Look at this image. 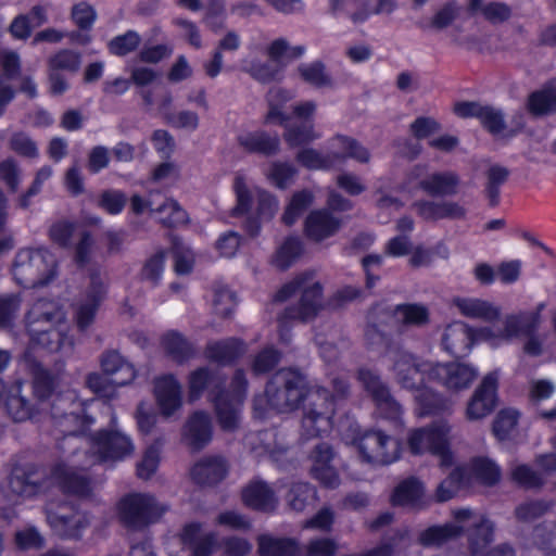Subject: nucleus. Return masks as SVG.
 <instances>
[{
	"label": "nucleus",
	"mask_w": 556,
	"mask_h": 556,
	"mask_svg": "<svg viewBox=\"0 0 556 556\" xmlns=\"http://www.w3.org/2000/svg\"><path fill=\"white\" fill-rule=\"evenodd\" d=\"M90 446V455H85L87 462L80 465L77 453L66 460L58 463L51 470V476L42 480L43 475L38 469L16 470L9 480L13 495L31 497L46 492L55 484L63 493L87 496L91 492V482L78 469L86 468L98 462L115 463L130 457L135 444L130 435L117 427L116 417L112 415L109 429L84 439Z\"/></svg>",
	"instance_id": "f257e3e1"
},
{
	"label": "nucleus",
	"mask_w": 556,
	"mask_h": 556,
	"mask_svg": "<svg viewBox=\"0 0 556 556\" xmlns=\"http://www.w3.org/2000/svg\"><path fill=\"white\" fill-rule=\"evenodd\" d=\"M330 381L334 392L331 400L326 389L308 387L300 371L281 369L267 383L265 393L254 397V415L264 418L269 410L286 413L303 403V434L313 438L327 433L333 426L337 402L349 392V383L343 375L338 374Z\"/></svg>",
	"instance_id": "f03ea898"
},
{
	"label": "nucleus",
	"mask_w": 556,
	"mask_h": 556,
	"mask_svg": "<svg viewBox=\"0 0 556 556\" xmlns=\"http://www.w3.org/2000/svg\"><path fill=\"white\" fill-rule=\"evenodd\" d=\"M31 372L34 378V395L37 399L38 407H34L22 396L21 381H17L5 393L2 405H4L5 410L14 421H25L34 418L38 412H45L51 407V416L55 420V426L59 428L60 433L64 434L61 448L64 451L77 448L83 440L78 434H84L93 424V419L79 415L85 409L80 402L74 401V392H70L65 396H56L52 405H50L47 401L52 396L60 377L52 376L39 364L31 366Z\"/></svg>",
	"instance_id": "7ed1b4c3"
},
{
	"label": "nucleus",
	"mask_w": 556,
	"mask_h": 556,
	"mask_svg": "<svg viewBox=\"0 0 556 556\" xmlns=\"http://www.w3.org/2000/svg\"><path fill=\"white\" fill-rule=\"evenodd\" d=\"M536 312H517L507 314L500 323L480 328H471L463 321L448 324L442 333V349L456 357L467 355L475 343L484 342L492 348H498L521 333L533 329L539 323Z\"/></svg>",
	"instance_id": "20e7f679"
},
{
	"label": "nucleus",
	"mask_w": 556,
	"mask_h": 556,
	"mask_svg": "<svg viewBox=\"0 0 556 556\" xmlns=\"http://www.w3.org/2000/svg\"><path fill=\"white\" fill-rule=\"evenodd\" d=\"M31 348L70 355L74 340L67 334L68 323L63 306L55 301L39 300L33 304L25 318Z\"/></svg>",
	"instance_id": "39448f33"
},
{
	"label": "nucleus",
	"mask_w": 556,
	"mask_h": 556,
	"mask_svg": "<svg viewBox=\"0 0 556 556\" xmlns=\"http://www.w3.org/2000/svg\"><path fill=\"white\" fill-rule=\"evenodd\" d=\"M390 359L396 382L403 389L415 393L419 416L430 415L443 408V396L425 386L426 377L432 380L434 364L420 361L403 350L391 352Z\"/></svg>",
	"instance_id": "423d86ee"
},
{
	"label": "nucleus",
	"mask_w": 556,
	"mask_h": 556,
	"mask_svg": "<svg viewBox=\"0 0 556 556\" xmlns=\"http://www.w3.org/2000/svg\"><path fill=\"white\" fill-rule=\"evenodd\" d=\"M453 521L442 526H432L421 531L418 541L424 546H440L453 539L460 536L465 531H469V548L473 554L479 553V543L477 535L484 533L483 545L490 540L489 534L492 531V521L483 514L470 508H459L452 511Z\"/></svg>",
	"instance_id": "0eeeda50"
},
{
	"label": "nucleus",
	"mask_w": 556,
	"mask_h": 556,
	"mask_svg": "<svg viewBox=\"0 0 556 556\" xmlns=\"http://www.w3.org/2000/svg\"><path fill=\"white\" fill-rule=\"evenodd\" d=\"M11 274L14 282L23 288L47 287L58 277V261L46 248L21 249L15 254Z\"/></svg>",
	"instance_id": "6e6552de"
},
{
	"label": "nucleus",
	"mask_w": 556,
	"mask_h": 556,
	"mask_svg": "<svg viewBox=\"0 0 556 556\" xmlns=\"http://www.w3.org/2000/svg\"><path fill=\"white\" fill-rule=\"evenodd\" d=\"M348 159L368 163L370 153L355 139L338 135L329 140L327 154L312 148L303 149L296 154V161L308 169H329L342 165Z\"/></svg>",
	"instance_id": "1a4fd4ad"
},
{
	"label": "nucleus",
	"mask_w": 556,
	"mask_h": 556,
	"mask_svg": "<svg viewBox=\"0 0 556 556\" xmlns=\"http://www.w3.org/2000/svg\"><path fill=\"white\" fill-rule=\"evenodd\" d=\"M452 440L451 424L440 419L412 429L407 434V446L415 455L431 454L439 459L441 467H450L454 464Z\"/></svg>",
	"instance_id": "9d476101"
},
{
	"label": "nucleus",
	"mask_w": 556,
	"mask_h": 556,
	"mask_svg": "<svg viewBox=\"0 0 556 556\" xmlns=\"http://www.w3.org/2000/svg\"><path fill=\"white\" fill-rule=\"evenodd\" d=\"M300 296L296 306L286 309L280 323L285 319H299L306 321L315 317L321 308V286L311 273L296 276L285 285L277 293V301H285L291 296Z\"/></svg>",
	"instance_id": "9b49d317"
},
{
	"label": "nucleus",
	"mask_w": 556,
	"mask_h": 556,
	"mask_svg": "<svg viewBox=\"0 0 556 556\" xmlns=\"http://www.w3.org/2000/svg\"><path fill=\"white\" fill-rule=\"evenodd\" d=\"M358 457L371 466H387L400 459L401 442L381 430H368L353 441Z\"/></svg>",
	"instance_id": "f8f14e48"
},
{
	"label": "nucleus",
	"mask_w": 556,
	"mask_h": 556,
	"mask_svg": "<svg viewBox=\"0 0 556 556\" xmlns=\"http://www.w3.org/2000/svg\"><path fill=\"white\" fill-rule=\"evenodd\" d=\"M426 170V166H414L401 185L400 192L407 195V199L412 198L415 191L419 189L431 195H452L456 193L459 182L456 174L440 172L427 175Z\"/></svg>",
	"instance_id": "ddd939ff"
},
{
	"label": "nucleus",
	"mask_w": 556,
	"mask_h": 556,
	"mask_svg": "<svg viewBox=\"0 0 556 556\" xmlns=\"http://www.w3.org/2000/svg\"><path fill=\"white\" fill-rule=\"evenodd\" d=\"M232 188L236 194L233 215L249 213L255 198L257 200L256 214L260 220H270L276 215L279 207L278 199L263 188L250 185L244 175H236Z\"/></svg>",
	"instance_id": "4468645a"
},
{
	"label": "nucleus",
	"mask_w": 556,
	"mask_h": 556,
	"mask_svg": "<svg viewBox=\"0 0 556 556\" xmlns=\"http://www.w3.org/2000/svg\"><path fill=\"white\" fill-rule=\"evenodd\" d=\"M165 508L150 494L132 493L117 504L121 521L128 528L139 529L156 520Z\"/></svg>",
	"instance_id": "2eb2a0df"
},
{
	"label": "nucleus",
	"mask_w": 556,
	"mask_h": 556,
	"mask_svg": "<svg viewBox=\"0 0 556 556\" xmlns=\"http://www.w3.org/2000/svg\"><path fill=\"white\" fill-rule=\"evenodd\" d=\"M46 516L51 530L62 539H78L89 526L86 514L66 503L49 502Z\"/></svg>",
	"instance_id": "dca6fc26"
},
{
	"label": "nucleus",
	"mask_w": 556,
	"mask_h": 556,
	"mask_svg": "<svg viewBox=\"0 0 556 556\" xmlns=\"http://www.w3.org/2000/svg\"><path fill=\"white\" fill-rule=\"evenodd\" d=\"M231 388V393H222L213 399L218 422L226 431L235 430L240 422L241 407L247 391V380L242 370L235 374Z\"/></svg>",
	"instance_id": "f3484780"
},
{
	"label": "nucleus",
	"mask_w": 556,
	"mask_h": 556,
	"mask_svg": "<svg viewBox=\"0 0 556 556\" xmlns=\"http://www.w3.org/2000/svg\"><path fill=\"white\" fill-rule=\"evenodd\" d=\"M358 380L365 390L371 395L377 414L384 419L399 420L402 414L401 405L392 397L389 388L380 377L369 369L362 368L358 371Z\"/></svg>",
	"instance_id": "a211bd4d"
},
{
	"label": "nucleus",
	"mask_w": 556,
	"mask_h": 556,
	"mask_svg": "<svg viewBox=\"0 0 556 556\" xmlns=\"http://www.w3.org/2000/svg\"><path fill=\"white\" fill-rule=\"evenodd\" d=\"M317 110L314 101H302L292 106V116L303 122L300 126H294L290 122L285 124L283 138L291 147H298L309 143L319 138V134L315 131L312 119Z\"/></svg>",
	"instance_id": "6ab92c4d"
},
{
	"label": "nucleus",
	"mask_w": 556,
	"mask_h": 556,
	"mask_svg": "<svg viewBox=\"0 0 556 556\" xmlns=\"http://www.w3.org/2000/svg\"><path fill=\"white\" fill-rule=\"evenodd\" d=\"M497 371L485 375L467 402L465 416L470 421L488 417L496 406Z\"/></svg>",
	"instance_id": "aec40b11"
},
{
	"label": "nucleus",
	"mask_w": 556,
	"mask_h": 556,
	"mask_svg": "<svg viewBox=\"0 0 556 556\" xmlns=\"http://www.w3.org/2000/svg\"><path fill=\"white\" fill-rule=\"evenodd\" d=\"M432 380L451 392L468 389L478 376L477 368L463 363L434 364Z\"/></svg>",
	"instance_id": "412c9836"
},
{
	"label": "nucleus",
	"mask_w": 556,
	"mask_h": 556,
	"mask_svg": "<svg viewBox=\"0 0 556 556\" xmlns=\"http://www.w3.org/2000/svg\"><path fill=\"white\" fill-rule=\"evenodd\" d=\"M311 473L327 488H337L340 483L336 462V454L326 444H318L311 454Z\"/></svg>",
	"instance_id": "4be33fe9"
},
{
	"label": "nucleus",
	"mask_w": 556,
	"mask_h": 556,
	"mask_svg": "<svg viewBox=\"0 0 556 556\" xmlns=\"http://www.w3.org/2000/svg\"><path fill=\"white\" fill-rule=\"evenodd\" d=\"M154 396L162 415L169 417L182 405V390L172 375L159 377L154 381Z\"/></svg>",
	"instance_id": "5701e85b"
},
{
	"label": "nucleus",
	"mask_w": 556,
	"mask_h": 556,
	"mask_svg": "<svg viewBox=\"0 0 556 556\" xmlns=\"http://www.w3.org/2000/svg\"><path fill=\"white\" fill-rule=\"evenodd\" d=\"M343 225V219L328 210L312 211L305 219L306 236L320 242L334 236Z\"/></svg>",
	"instance_id": "b1692460"
},
{
	"label": "nucleus",
	"mask_w": 556,
	"mask_h": 556,
	"mask_svg": "<svg viewBox=\"0 0 556 556\" xmlns=\"http://www.w3.org/2000/svg\"><path fill=\"white\" fill-rule=\"evenodd\" d=\"M412 207L420 218L429 222L458 219L466 214L465 207L453 201L419 200L414 202Z\"/></svg>",
	"instance_id": "393cba45"
},
{
	"label": "nucleus",
	"mask_w": 556,
	"mask_h": 556,
	"mask_svg": "<svg viewBox=\"0 0 556 556\" xmlns=\"http://www.w3.org/2000/svg\"><path fill=\"white\" fill-rule=\"evenodd\" d=\"M392 502L394 505L420 510L427 507L431 500L426 496L425 488L419 480L408 478L395 488Z\"/></svg>",
	"instance_id": "a878e982"
},
{
	"label": "nucleus",
	"mask_w": 556,
	"mask_h": 556,
	"mask_svg": "<svg viewBox=\"0 0 556 556\" xmlns=\"http://www.w3.org/2000/svg\"><path fill=\"white\" fill-rule=\"evenodd\" d=\"M453 304L459 314L470 319L492 321L497 319L502 313L500 306L479 298H456Z\"/></svg>",
	"instance_id": "bb28decb"
},
{
	"label": "nucleus",
	"mask_w": 556,
	"mask_h": 556,
	"mask_svg": "<svg viewBox=\"0 0 556 556\" xmlns=\"http://www.w3.org/2000/svg\"><path fill=\"white\" fill-rule=\"evenodd\" d=\"M184 439L193 450L204 447L212 439V421L204 412L191 415L184 429Z\"/></svg>",
	"instance_id": "cd10ccee"
},
{
	"label": "nucleus",
	"mask_w": 556,
	"mask_h": 556,
	"mask_svg": "<svg viewBox=\"0 0 556 556\" xmlns=\"http://www.w3.org/2000/svg\"><path fill=\"white\" fill-rule=\"evenodd\" d=\"M228 471L227 462L220 456H207L191 468L190 475L199 484H214L222 481Z\"/></svg>",
	"instance_id": "c85d7f7f"
},
{
	"label": "nucleus",
	"mask_w": 556,
	"mask_h": 556,
	"mask_svg": "<svg viewBox=\"0 0 556 556\" xmlns=\"http://www.w3.org/2000/svg\"><path fill=\"white\" fill-rule=\"evenodd\" d=\"M104 292L103 282L99 278L92 279L91 289L86 299L79 302L76 307L75 318L80 330H85L92 324Z\"/></svg>",
	"instance_id": "c756f323"
},
{
	"label": "nucleus",
	"mask_w": 556,
	"mask_h": 556,
	"mask_svg": "<svg viewBox=\"0 0 556 556\" xmlns=\"http://www.w3.org/2000/svg\"><path fill=\"white\" fill-rule=\"evenodd\" d=\"M100 364L104 374L114 378L118 386H126L136 378L134 366L115 351L104 353Z\"/></svg>",
	"instance_id": "7c9ffc66"
},
{
	"label": "nucleus",
	"mask_w": 556,
	"mask_h": 556,
	"mask_svg": "<svg viewBox=\"0 0 556 556\" xmlns=\"http://www.w3.org/2000/svg\"><path fill=\"white\" fill-rule=\"evenodd\" d=\"M181 540L192 551V556H211L216 546V536L213 533L201 534L199 523L187 525L182 531Z\"/></svg>",
	"instance_id": "2f4dec72"
},
{
	"label": "nucleus",
	"mask_w": 556,
	"mask_h": 556,
	"mask_svg": "<svg viewBox=\"0 0 556 556\" xmlns=\"http://www.w3.org/2000/svg\"><path fill=\"white\" fill-rule=\"evenodd\" d=\"M238 141L245 150L265 155L276 154L280 147L278 137H270L260 130L243 132L238 137Z\"/></svg>",
	"instance_id": "473e14b6"
},
{
	"label": "nucleus",
	"mask_w": 556,
	"mask_h": 556,
	"mask_svg": "<svg viewBox=\"0 0 556 556\" xmlns=\"http://www.w3.org/2000/svg\"><path fill=\"white\" fill-rule=\"evenodd\" d=\"M293 98V93L282 88H273L267 94L268 112L266 121L283 125L291 119V115L286 111V105Z\"/></svg>",
	"instance_id": "72a5a7b5"
},
{
	"label": "nucleus",
	"mask_w": 556,
	"mask_h": 556,
	"mask_svg": "<svg viewBox=\"0 0 556 556\" xmlns=\"http://www.w3.org/2000/svg\"><path fill=\"white\" fill-rule=\"evenodd\" d=\"M334 15H345L354 24H363L370 17V0H329Z\"/></svg>",
	"instance_id": "f704fd0d"
},
{
	"label": "nucleus",
	"mask_w": 556,
	"mask_h": 556,
	"mask_svg": "<svg viewBox=\"0 0 556 556\" xmlns=\"http://www.w3.org/2000/svg\"><path fill=\"white\" fill-rule=\"evenodd\" d=\"M470 484L471 477L467 475V467L457 466L450 476L438 485L434 498L437 502L450 501L462 488Z\"/></svg>",
	"instance_id": "c9c22d12"
},
{
	"label": "nucleus",
	"mask_w": 556,
	"mask_h": 556,
	"mask_svg": "<svg viewBox=\"0 0 556 556\" xmlns=\"http://www.w3.org/2000/svg\"><path fill=\"white\" fill-rule=\"evenodd\" d=\"M305 52V46H291L285 38L275 39L266 48L268 59L276 62L281 68H285L293 60L303 56Z\"/></svg>",
	"instance_id": "e433bc0d"
},
{
	"label": "nucleus",
	"mask_w": 556,
	"mask_h": 556,
	"mask_svg": "<svg viewBox=\"0 0 556 556\" xmlns=\"http://www.w3.org/2000/svg\"><path fill=\"white\" fill-rule=\"evenodd\" d=\"M528 106L534 115L556 113V78L533 92L529 97Z\"/></svg>",
	"instance_id": "4c0bfd02"
},
{
	"label": "nucleus",
	"mask_w": 556,
	"mask_h": 556,
	"mask_svg": "<svg viewBox=\"0 0 556 556\" xmlns=\"http://www.w3.org/2000/svg\"><path fill=\"white\" fill-rule=\"evenodd\" d=\"M242 498L248 506L262 510L274 509L277 504L270 488L260 481L249 484L242 493Z\"/></svg>",
	"instance_id": "58836bf2"
},
{
	"label": "nucleus",
	"mask_w": 556,
	"mask_h": 556,
	"mask_svg": "<svg viewBox=\"0 0 556 556\" xmlns=\"http://www.w3.org/2000/svg\"><path fill=\"white\" fill-rule=\"evenodd\" d=\"M390 313L395 323L406 326H424L429 321V308L424 304L407 303L394 306Z\"/></svg>",
	"instance_id": "ea45409f"
},
{
	"label": "nucleus",
	"mask_w": 556,
	"mask_h": 556,
	"mask_svg": "<svg viewBox=\"0 0 556 556\" xmlns=\"http://www.w3.org/2000/svg\"><path fill=\"white\" fill-rule=\"evenodd\" d=\"M263 174L270 185L283 190L294 182L298 169L291 163L274 161L268 164Z\"/></svg>",
	"instance_id": "a19ab883"
},
{
	"label": "nucleus",
	"mask_w": 556,
	"mask_h": 556,
	"mask_svg": "<svg viewBox=\"0 0 556 556\" xmlns=\"http://www.w3.org/2000/svg\"><path fill=\"white\" fill-rule=\"evenodd\" d=\"M245 352L243 342L237 339H229L208 344L206 355L210 359L220 364H227Z\"/></svg>",
	"instance_id": "79ce46f5"
},
{
	"label": "nucleus",
	"mask_w": 556,
	"mask_h": 556,
	"mask_svg": "<svg viewBox=\"0 0 556 556\" xmlns=\"http://www.w3.org/2000/svg\"><path fill=\"white\" fill-rule=\"evenodd\" d=\"M258 551L261 556H299L301 554V549L294 541L268 535L260 538Z\"/></svg>",
	"instance_id": "37998d69"
},
{
	"label": "nucleus",
	"mask_w": 556,
	"mask_h": 556,
	"mask_svg": "<svg viewBox=\"0 0 556 556\" xmlns=\"http://www.w3.org/2000/svg\"><path fill=\"white\" fill-rule=\"evenodd\" d=\"M467 467V475L471 477V482L478 480L483 484H494L500 480L501 470L498 466L486 457L473 458L470 466Z\"/></svg>",
	"instance_id": "c03bdc74"
},
{
	"label": "nucleus",
	"mask_w": 556,
	"mask_h": 556,
	"mask_svg": "<svg viewBox=\"0 0 556 556\" xmlns=\"http://www.w3.org/2000/svg\"><path fill=\"white\" fill-rule=\"evenodd\" d=\"M296 72L303 81L315 88L332 86V78L327 73L325 64L320 61L302 63L298 66Z\"/></svg>",
	"instance_id": "a18cd8bd"
},
{
	"label": "nucleus",
	"mask_w": 556,
	"mask_h": 556,
	"mask_svg": "<svg viewBox=\"0 0 556 556\" xmlns=\"http://www.w3.org/2000/svg\"><path fill=\"white\" fill-rule=\"evenodd\" d=\"M302 253V241L298 237H289L278 247L273 264L279 269H287L299 260Z\"/></svg>",
	"instance_id": "49530a36"
},
{
	"label": "nucleus",
	"mask_w": 556,
	"mask_h": 556,
	"mask_svg": "<svg viewBox=\"0 0 556 556\" xmlns=\"http://www.w3.org/2000/svg\"><path fill=\"white\" fill-rule=\"evenodd\" d=\"M220 379L208 371L207 368H199L191 372L189 377V400H198L204 390H214L219 388Z\"/></svg>",
	"instance_id": "de8ad7c7"
},
{
	"label": "nucleus",
	"mask_w": 556,
	"mask_h": 556,
	"mask_svg": "<svg viewBox=\"0 0 556 556\" xmlns=\"http://www.w3.org/2000/svg\"><path fill=\"white\" fill-rule=\"evenodd\" d=\"M314 194L309 190L295 192L287 204L281 220L285 225H293L303 212L314 202Z\"/></svg>",
	"instance_id": "09e8293b"
},
{
	"label": "nucleus",
	"mask_w": 556,
	"mask_h": 556,
	"mask_svg": "<svg viewBox=\"0 0 556 556\" xmlns=\"http://www.w3.org/2000/svg\"><path fill=\"white\" fill-rule=\"evenodd\" d=\"M162 345L175 361L182 362L192 354L191 344L178 332L169 331L163 336Z\"/></svg>",
	"instance_id": "8fccbe9b"
},
{
	"label": "nucleus",
	"mask_w": 556,
	"mask_h": 556,
	"mask_svg": "<svg viewBox=\"0 0 556 556\" xmlns=\"http://www.w3.org/2000/svg\"><path fill=\"white\" fill-rule=\"evenodd\" d=\"M81 56L78 52L63 49L56 52L49 59V71L61 73L65 71L68 73H76L80 68Z\"/></svg>",
	"instance_id": "3c124183"
},
{
	"label": "nucleus",
	"mask_w": 556,
	"mask_h": 556,
	"mask_svg": "<svg viewBox=\"0 0 556 556\" xmlns=\"http://www.w3.org/2000/svg\"><path fill=\"white\" fill-rule=\"evenodd\" d=\"M160 220L168 226H177L187 222V213L173 199H164L155 207Z\"/></svg>",
	"instance_id": "603ef678"
},
{
	"label": "nucleus",
	"mask_w": 556,
	"mask_h": 556,
	"mask_svg": "<svg viewBox=\"0 0 556 556\" xmlns=\"http://www.w3.org/2000/svg\"><path fill=\"white\" fill-rule=\"evenodd\" d=\"M161 462V447L157 444L150 445L146 448L142 456L137 463V476L140 479H150L157 470Z\"/></svg>",
	"instance_id": "864d4df0"
},
{
	"label": "nucleus",
	"mask_w": 556,
	"mask_h": 556,
	"mask_svg": "<svg viewBox=\"0 0 556 556\" xmlns=\"http://www.w3.org/2000/svg\"><path fill=\"white\" fill-rule=\"evenodd\" d=\"M22 299L17 294L0 295V328L11 329L18 316Z\"/></svg>",
	"instance_id": "5fc2aeb1"
},
{
	"label": "nucleus",
	"mask_w": 556,
	"mask_h": 556,
	"mask_svg": "<svg viewBox=\"0 0 556 556\" xmlns=\"http://www.w3.org/2000/svg\"><path fill=\"white\" fill-rule=\"evenodd\" d=\"M9 147L14 153L22 157L37 159L39 156L37 143L23 131H16L11 135Z\"/></svg>",
	"instance_id": "6e6d98bb"
},
{
	"label": "nucleus",
	"mask_w": 556,
	"mask_h": 556,
	"mask_svg": "<svg viewBox=\"0 0 556 556\" xmlns=\"http://www.w3.org/2000/svg\"><path fill=\"white\" fill-rule=\"evenodd\" d=\"M519 413L514 408L502 409L493 424V432L500 440L509 438L518 424Z\"/></svg>",
	"instance_id": "4d7b16f0"
},
{
	"label": "nucleus",
	"mask_w": 556,
	"mask_h": 556,
	"mask_svg": "<svg viewBox=\"0 0 556 556\" xmlns=\"http://www.w3.org/2000/svg\"><path fill=\"white\" fill-rule=\"evenodd\" d=\"M247 71L257 80L268 83L281 77L282 70L276 62H250L245 64Z\"/></svg>",
	"instance_id": "13d9d810"
},
{
	"label": "nucleus",
	"mask_w": 556,
	"mask_h": 556,
	"mask_svg": "<svg viewBox=\"0 0 556 556\" xmlns=\"http://www.w3.org/2000/svg\"><path fill=\"white\" fill-rule=\"evenodd\" d=\"M314 500L315 490L307 483H295L288 493V504L296 511H302Z\"/></svg>",
	"instance_id": "bf43d9fd"
},
{
	"label": "nucleus",
	"mask_w": 556,
	"mask_h": 556,
	"mask_svg": "<svg viewBox=\"0 0 556 556\" xmlns=\"http://www.w3.org/2000/svg\"><path fill=\"white\" fill-rule=\"evenodd\" d=\"M140 41V36L136 31L129 30L112 39L109 43V49L111 53L123 56L136 50Z\"/></svg>",
	"instance_id": "052dcab7"
},
{
	"label": "nucleus",
	"mask_w": 556,
	"mask_h": 556,
	"mask_svg": "<svg viewBox=\"0 0 556 556\" xmlns=\"http://www.w3.org/2000/svg\"><path fill=\"white\" fill-rule=\"evenodd\" d=\"M86 383L93 393L106 399L113 397L116 388L119 387L114 382V378H108L97 372L88 375Z\"/></svg>",
	"instance_id": "680f3d73"
},
{
	"label": "nucleus",
	"mask_w": 556,
	"mask_h": 556,
	"mask_svg": "<svg viewBox=\"0 0 556 556\" xmlns=\"http://www.w3.org/2000/svg\"><path fill=\"white\" fill-rule=\"evenodd\" d=\"M237 304L235 293L226 287L216 288L213 296V309L215 314L228 316Z\"/></svg>",
	"instance_id": "e2e57ef3"
},
{
	"label": "nucleus",
	"mask_w": 556,
	"mask_h": 556,
	"mask_svg": "<svg viewBox=\"0 0 556 556\" xmlns=\"http://www.w3.org/2000/svg\"><path fill=\"white\" fill-rule=\"evenodd\" d=\"M175 270L177 274H189L193 267L194 255L191 249L182 242L174 245Z\"/></svg>",
	"instance_id": "0e129e2a"
},
{
	"label": "nucleus",
	"mask_w": 556,
	"mask_h": 556,
	"mask_svg": "<svg viewBox=\"0 0 556 556\" xmlns=\"http://www.w3.org/2000/svg\"><path fill=\"white\" fill-rule=\"evenodd\" d=\"M549 508V505L542 501L526 502L516 508V517L519 521L530 522L541 517Z\"/></svg>",
	"instance_id": "69168bd1"
},
{
	"label": "nucleus",
	"mask_w": 556,
	"mask_h": 556,
	"mask_svg": "<svg viewBox=\"0 0 556 556\" xmlns=\"http://www.w3.org/2000/svg\"><path fill=\"white\" fill-rule=\"evenodd\" d=\"M97 13L87 2H79L72 9V20L80 29H89L96 22Z\"/></svg>",
	"instance_id": "338daca9"
},
{
	"label": "nucleus",
	"mask_w": 556,
	"mask_h": 556,
	"mask_svg": "<svg viewBox=\"0 0 556 556\" xmlns=\"http://www.w3.org/2000/svg\"><path fill=\"white\" fill-rule=\"evenodd\" d=\"M126 201V195L123 192L118 190H108L101 194L99 205L109 214L117 215L123 211Z\"/></svg>",
	"instance_id": "774afa93"
}]
</instances>
